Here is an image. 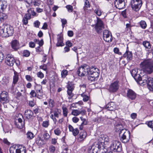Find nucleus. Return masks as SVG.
I'll use <instances>...</instances> for the list:
<instances>
[{
  "instance_id": "1",
  "label": "nucleus",
  "mask_w": 153,
  "mask_h": 153,
  "mask_svg": "<svg viewBox=\"0 0 153 153\" xmlns=\"http://www.w3.org/2000/svg\"><path fill=\"white\" fill-rule=\"evenodd\" d=\"M14 33L13 27L7 24H3L0 27V34L3 37L11 36Z\"/></svg>"
},
{
  "instance_id": "2",
  "label": "nucleus",
  "mask_w": 153,
  "mask_h": 153,
  "mask_svg": "<svg viewBox=\"0 0 153 153\" xmlns=\"http://www.w3.org/2000/svg\"><path fill=\"white\" fill-rule=\"evenodd\" d=\"M140 65L143 71L146 73L150 74L153 72V61L152 59L144 60Z\"/></svg>"
},
{
  "instance_id": "3",
  "label": "nucleus",
  "mask_w": 153,
  "mask_h": 153,
  "mask_svg": "<svg viewBox=\"0 0 153 153\" xmlns=\"http://www.w3.org/2000/svg\"><path fill=\"white\" fill-rule=\"evenodd\" d=\"M101 147L99 144L97 142L95 143L92 146L89 147L88 153H100V151L101 152V153H113L111 152H107V149L105 147H104V149L100 150V149Z\"/></svg>"
},
{
  "instance_id": "4",
  "label": "nucleus",
  "mask_w": 153,
  "mask_h": 153,
  "mask_svg": "<svg viewBox=\"0 0 153 153\" xmlns=\"http://www.w3.org/2000/svg\"><path fill=\"white\" fill-rule=\"evenodd\" d=\"M130 134L129 131L126 130H123L120 131L119 137L120 140L124 143L128 142L130 139Z\"/></svg>"
},
{
  "instance_id": "5",
  "label": "nucleus",
  "mask_w": 153,
  "mask_h": 153,
  "mask_svg": "<svg viewBox=\"0 0 153 153\" xmlns=\"http://www.w3.org/2000/svg\"><path fill=\"white\" fill-rule=\"evenodd\" d=\"M110 148L111 151L118 152H120L122 149L120 143L116 140L112 142Z\"/></svg>"
},
{
  "instance_id": "6",
  "label": "nucleus",
  "mask_w": 153,
  "mask_h": 153,
  "mask_svg": "<svg viewBox=\"0 0 153 153\" xmlns=\"http://www.w3.org/2000/svg\"><path fill=\"white\" fill-rule=\"evenodd\" d=\"M143 4L142 0H131V5L132 9L135 11H137L140 9Z\"/></svg>"
},
{
  "instance_id": "7",
  "label": "nucleus",
  "mask_w": 153,
  "mask_h": 153,
  "mask_svg": "<svg viewBox=\"0 0 153 153\" xmlns=\"http://www.w3.org/2000/svg\"><path fill=\"white\" fill-rule=\"evenodd\" d=\"M8 94L7 92L4 91H2L0 95V102L3 105L6 104L9 102Z\"/></svg>"
},
{
  "instance_id": "8",
  "label": "nucleus",
  "mask_w": 153,
  "mask_h": 153,
  "mask_svg": "<svg viewBox=\"0 0 153 153\" xmlns=\"http://www.w3.org/2000/svg\"><path fill=\"white\" fill-rule=\"evenodd\" d=\"M10 153H26V150L22 148H19V147L14 145L11 146L9 149Z\"/></svg>"
},
{
  "instance_id": "9",
  "label": "nucleus",
  "mask_w": 153,
  "mask_h": 153,
  "mask_svg": "<svg viewBox=\"0 0 153 153\" xmlns=\"http://www.w3.org/2000/svg\"><path fill=\"white\" fill-rule=\"evenodd\" d=\"M97 22L96 24L95 29L96 31L98 33L101 32L102 29L104 28L103 22L98 17H97Z\"/></svg>"
},
{
  "instance_id": "10",
  "label": "nucleus",
  "mask_w": 153,
  "mask_h": 153,
  "mask_svg": "<svg viewBox=\"0 0 153 153\" xmlns=\"http://www.w3.org/2000/svg\"><path fill=\"white\" fill-rule=\"evenodd\" d=\"M150 77H148L146 74L143 75L141 77L140 75L139 76L138 81L137 82L141 84V85H143L148 84L149 81H150L149 79Z\"/></svg>"
},
{
  "instance_id": "11",
  "label": "nucleus",
  "mask_w": 153,
  "mask_h": 153,
  "mask_svg": "<svg viewBox=\"0 0 153 153\" xmlns=\"http://www.w3.org/2000/svg\"><path fill=\"white\" fill-rule=\"evenodd\" d=\"M118 82L115 81L109 85L108 88L109 91L110 92L114 93L116 92L118 90L119 85Z\"/></svg>"
},
{
  "instance_id": "12",
  "label": "nucleus",
  "mask_w": 153,
  "mask_h": 153,
  "mask_svg": "<svg viewBox=\"0 0 153 153\" xmlns=\"http://www.w3.org/2000/svg\"><path fill=\"white\" fill-rule=\"evenodd\" d=\"M103 39L105 41L109 42L112 41V38L111 33L108 30H105L103 31Z\"/></svg>"
},
{
  "instance_id": "13",
  "label": "nucleus",
  "mask_w": 153,
  "mask_h": 153,
  "mask_svg": "<svg viewBox=\"0 0 153 153\" xmlns=\"http://www.w3.org/2000/svg\"><path fill=\"white\" fill-rule=\"evenodd\" d=\"M15 60L13 56L7 54L6 57L5 63L9 66H12L15 63Z\"/></svg>"
},
{
  "instance_id": "14",
  "label": "nucleus",
  "mask_w": 153,
  "mask_h": 153,
  "mask_svg": "<svg viewBox=\"0 0 153 153\" xmlns=\"http://www.w3.org/2000/svg\"><path fill=\"white\" fill-rule=\"evenodd\" d=\"M115 7L119 9H122L125 7V0H115L114 2Z\"/></svg>"
},
{
  "instance_id": "15",
  "label": "nucleus",
  "mask_w": 153,
  "mask_h": 153,
  "mask_svg": "<svg viewBox=\"0 0 153 153\" xmlns=\"http://www.w3.org/2000/svg\"><path fill=\"white\" fill-rule=\"evenodd\" d=\"M109 141V138L108 136L106 135H101L99 139V141L97 142L100 145L101 147L103 146V143L105 142H108Z\"/></svg>"
},
{
  "instance_id": "16",
  "label": "nucleus",
  "mask_w": 153,
  "mask_h": 153,
  "mask_svg": "<svg viewBox=\"0 0 153 153\" xmlns=\"http://www.w3.org/2000/svg\"><path fill=\"white\" fill-rule=\"evenodd\" d=\"M126 96L128 99L133 100L136 98V94L132 90L128 89L127 91Z\"/></svg>"
},
{
  "instance_id": "17",
  "label": "nucleus",
  "mask_w": 153,
  "mask_h": 153,
  "mask_svg": "<svg viewBox=\"0 0 153 153\" xmlns=\"http://www.w3.org/2000/svg\"><path fill=\"white\" fill-rule=\"evenodd\" d=\"M15 124L17 128L20 129L23 128L24 124V123L22 122V119L20 118L16 119Z\"/></svg>"
},
{
  "instance_id": "18",
  "label": "nucleus",
  "mask_w": 153,
  "mask_h": 153,
  "mask_svg": "<svg viewBox=\"0 0 153 153\" xmlns=\"http://www.w3.org/2000/svg\"><path fill=\"white\" fill-rule=\"evenodd\" d=\"M86 136L87 133L85 131H81L78 136L77 139L78 141L79 142L83 141L86 138Z\"/></svg>"
},
{
  "instance_id": "19",
  "label": "nucleus",
  "mask_w": 153,
  "mask_h": 153,
  "mask_svg": "<svg viewBox=\"0 0 153 153\" xmlns=\"http://www.w3.org/2000/svg\"><path fill=\"white\" fill-rule=\"evenodd\" d=\"M89 74H95L96 73H97L98 74V75H100V71L99 69L95 66H92L89 68Z\"/></svg>"
},
{
  "instance_id": "20",
  "label": "nucleus",
  "mask_w": 153,
  "mask_h": 153,
  "mask_svg": "<svg viewBox=\"0 0 153 153\" xmlns=\"http://www.w3.org/2000/svg\"><path fill=\"white\" fill-rule=\"evenodd\" d=\"M19 75L18 73L15 71H14V75L13 77V83L14 85H12L11 89H13L15 85L18 82L19 79Z\"/></svg>"
},
{
  "instance_id": "21",
  "label": "nucleus",
  "mask_w": 153,
  "mask_h": 153,
  "mask_svg": "<svg viewBox=\"0 0 153 153\" xmlns=\"http://www.w3.org/2000/svg\"><path fill=\"white\" fill-rule=\"evenodd\" d=\"M90 75L88 76V79L91 82L94 81L97 79L98 78L99 75H98V74L97 73H96L95 74H90Z\"/></svg>"
},
{
  "instance_id": "22",
  "label": "nucleus",
  "mask_w": 153,
  "mask_h": 153,
  "mask_svg": "<svg viewBox=\"0 0 153 153\" xmlns=\"http://www.w3.org/2000/svg\"><path fill=\"white\" fill-rule=\"evenodd\" d=\"M33 115V112L30 110H27L25 111V115L27 119L31 118Z\"/></svg>"
},
{
  "instance_id": "23",
  "label": "nucleus",
  "mask_w": 153,
  "mask_h": 153,
  "mask_svg": "<svg viewBox=\"0 0 153 153\" xmlns=\"http://www.w3.org/2000/svg\"><path fill=\"white\" fill-rule=\"evenodd\" d=\"M123 57L126 58L128 61L131 60L132 59V54L131 52L126 51V53L123 54Z\"/></svg>"
},
{
  "instance_id": "24",
  "label": "nucleus",
  "mask_w": 153,
  "mask_h": 153,
  "mask_svg": "<svg viewBox=\"0 0 153 153\" xmlns=\"http://www.w3.org/2000/svg\"><path fill=\"white\" fill-rule=\"evenodd\" d=\"M137 70L135 69L132 70V71L131 72V74L132 76L137 82L138 81L139 76L140 75L139 74H137Z\"/></svg>"
},
{
  "instance_id": "25",
  "label": "nucleus",
  "mask_w": 153,
  "mask_h": 153,
  "mask_svg": "<svg viewBox=\"0 0 153 153\" xmlns=\"http://www.w3.org/2000/svg\"><path fill=\"white\" fill-rule=\"evenodd\" d=\"M115 106L114 103L111 102L106 105L105 108L109 111H113L115 108Z\"/></svg>"
},
{
  "instance_id": "26",
  "label": "nucleus",
  "mask_w": 153,
  "mask_h": 153,
  "mask_svg": "<svg viewBox=\"0 0 153 153\" xmlns=\"http://www.w3.org/2000/svg\"><path fill=\"white\" fill-rule=\"evenodd\" d=\"M7 5V1H5L0 0V9L1 10L3 11L5 9Z\"/></svg>"
},
{
  "instance_id": "27",
  "label": "nucleus",
  "mask_w": 153,
  "mask_h": 153,
  "mask_svg": "<svg viewBox=\"0 0 153 153\" xmlns=\"http://www.w3.org/2000/svg\"><path fill=\"white\" fill-rule=\"evenodd\" d=\"M82 66L79 68L77 71V73L80 76H83L87 75L86 72H84Z\"/></svg>"
},
{
  "instance_id": "28",
  "label": "nucleus",
  "mask_w": 153,
  "mask_h": 153,
  "mask_svg": "<svg viewBox=\"0 0 153 153\" xmlns=\"http://www.w3.org/2000/svg\"><path fill=\"white\" fill-rule=\"evenodd\" d=\"M116 131L118 132L119 134L120 133V131H122L123 130H126L123 128V125L120 123H118L115 126Z\"/></svg>"
},
{
  "instance_id": "29",
  "label": "nucleus",
  "mask_w": 153,
  "mask_h": 153,
  "mask_svg": "<svg viewBox=\"0 0 153 153\" xmlns=\"http://www.w3.org/2000/svg\"><path fill=\"white\" fill-rule=\"evenodd\" d=\"M27 13L25 14L29 16L30 17H31V15L32 16H36V14L33 8H30L28 9L27 11Z\"/></svg>"
},
{
  "instance_id": "30",
  "label": "nucleus",
  "mask_w": 153,
  "mask_h": 153,
  "mask_svg": "<svg viewBox=\"0 0 153 153\" xmlns=\"http://www.w3.org/2000/svg\"><path fill=\"white\" fill-rule=\"evenodd\" d=\"M67 90H74L75 87L73 82H68L66 86Z\"/></svg>"
},
{
  "instance_id": "31",
  "label": "nucleus",
  "mask_w": 153,
  "mask_h": 153,
  "mask_svg": "<svg viewBox=\"0 0 153 153\" xmlns=\"http://www.w3.org/2000/svg\"><path fill=\"white\" fill-rule=\"evenodd\" d=\"M31 18V17H30L29 16L25 14L22 20L23 24L26 25L28 23V20L30 19Z\"/></svg>"
},
{
  "instance_id": "32",
  "label": "nucleus",
  "mask_w": 153,
  "mask_h": 153,
  "mask_svg": "<svg viewBox=\"0 0 153 153\" xmlns=\"http://www.w3.org/2000/svg\"><path fill=\"white\" fill-rule=\"evenodd\" d=\"M150 81H149L147 84L148 88L150 91H153V78H150L149 79Z\"/></svg>"
},
{
  "instance_id": "33",
  "label": "nucleus",
  "mask_w": 153,
  "mask_h": 153,
  "mask_svg": "<svg viewBox=\"0 0 153 153\" xmlns=\"http://www.w3.org/2000/svg\"><path fill=\"white\" fill-rule=\"evenodd\" d=\"M94 13L98 16H100L102 15V11L99 7L96 6V9L94 10Z\"/></svg>"
},
{
  "instance_id": "34",
  "label": "nucleus",
  "mask_w": 153,
  "mask_h": 153,
  "mask_svg": "<svg viewBox=\"0 0 153 153\" xmlns=\"http://www.w3.org/2000/svg\"><path fill=\"white\" fill-rule=\"evenodd\" d=\"M63 115L65 117H67L68 113V110L65 105H63L62 107Z\"/></svg>"
},
{
  "instance_id": "35",
  "label": "nucleus",
  "mask_w": 153,
  "mask_h": 153,
  "mask_svg": "<svg viewBox=\"0 0 153 153\" xmlns=\"http://www.w3.org/2000/svg\"><path fill=\"white\" fill-rule=\"evenodd\" d=\"M64 45V44L63 42L62 38L61 36L59 37L58 39V42L56 44V46L62 47Z\"/></svg>"
},
{
  "instance_id": "36",
  "label": "nucleus",
  "mask_w": 153,
  "mask_h": 153,
  "mask_svg": "<svg viewBox=\"0 0 153 153\" xmlns=\"http://www.w3.org/2000/svg\"><path fill=\"white\" fill-rule=\"evenodd\" d=\"M19 46V43L16 40H14L11 42V46L12 48H15L18 47Z\"/></svg>"
},
{
  "instance_id": "37",
  "label": "nucleus",
  "mask_w": 153,
  "mask_h": 153,
  "mask_svg": "<svg viewBox=\"0 0 153 153\" xmlns=\"http://www.w3.org/2000/svg\"><path fill=\"white\" fill-rule=\"evenodd\" d=\"M7 18V16L6 14L3 13H0V20L1 22H3Z\"/></svg>"
},
{
  "instance_id": "38",
  "label": "nucleus",
  "mask_w": 153,
  "mask_h": 153,
  "mask_svg": "<svg viewBox=\"0 0 153 153\" xmlns=\"http://www.w3.org/2000/svg\"><path fill=\"white\" fill-rule=\"evenodd\" d=\"M42 86L40 85H36L35 86V89L36 93L42 91Z\"/></svg>"
},
{
  "instance_id": "39",
  "label": "nucleus",
  "mask_w": 153,
  "mask_h": 153,
  "mask_svg": "<svg viewBox=\"0 0 153 153\" xmlns=\"http://www.w3.org/2000/svg\"><path fill=\"white\" fill-rule=\"evenodd\" d=\"M60 110L58 108L55 109L53 111V115L55 117L58 118L59 117V114L60 113Z\"/></svg>"
},
{
  "instance_id": "40",
  "label": "nucleus",
  "mask_w": 153,
  "mask_h": 153,
  "mask_svg": "<svg viewBox=\"0 0 153 153\" xmlns=\"http://www.w3.org/2000/svg\"><path fill=\"white\" fill-rule=\"evenodd\" d=\"M84 70V72H86V74L87 75L89 74V67L88 65H84L83 66H82Z\"/></svg>"
},
{
  "instance_id": "41",
  "label": "nucleus",
  "mask_w": 153,
  "mask_h": 153,
  "mask_svg": "<svg viewBox=\"0 0 153 153\" xmlns=\"http://www.w3.org/2000/svg\"><path fill=\"white\" fill-rule=\"evenodd\" d=\"M73 90H67V94L68 96V99H72L73 97L74 96V94L72 93Z\"/></svg>"
},
{
  "instance_id": "42",
  "label": "nucleus",
  "mask_w": 153,
  "mask_h": 153,
  "mask_svg": "<svg viewBox=\"0 0 153 153\" xmlns=\"http://www.w3.org/2000/svg\"><path fill=\"white\" fill-rule=\"evenodd\" d=\"M26 135L27 138L30 140L32 139L34 136L33 133L30 132H28L26 134Z\"/></svg>"
},
{
  "instance_id": "43",
  "label": "nucleus",
  "mask_w": 153,
  "mask_h": 153,
  "mask_svg": "<svg viewBox=\"0 0 153 153\" xmlns=\"http://www.w3.org/2000/svg\"><path fill=\"white\" fill-rule=\"evenodd\" d=\"M48 103L49 107L53 108L55 105L54 102L53 100L51 99H49L48 100Z\"/></svg>"
},
{
  "instance_id": "44",
  "label": "nucleus",
  "mask_w": 153,
  "mask_h": 153,
  "mask_svg": "<svg viewBox=\"0 0 153 153\" xmlns=\"http://www.w3.org/2000/svg\"><path fill=\"white\" fill-rule=\"evenodd\" d=\"M140 27L143 29H145L147 27V25L146 22L142 20L140 22Z\"/></svg>"
},
{
  "instance_id": "45",
  "label": "nucleus",
  "mask_w": 153,
  "mask_h": 153,
  "mask_svg": "<svg viewBox=\"0 0 153 153\" xmlns=\"http://www.w3.org/2000/svg\"><path fill=\"white\" fill-rule=\"evenodd\" d=\"M71 114L74 116H77L80 114V111L77 109L73 110H72Z\"/></svg>"
},
{
  "instance_id": "46",
  "label": "nucleus",
  "mask_w": 153,
  "mask_h": 153,
  "mask_svg": "<svg viewBox=\"0 0 153 153\" xmlns=\"http://www.w3.org/2000/svg\"><path fill=\"white\" fill-rule=\"evenodd\" d=\"M36 143L39 146L42 145L43 144V142L41 138L40 137L37 138L36 140Z\"/></svg>"
},
{
  "instance_id": "47",
  "label": "nucleus",
  "mask_w": 153,
  "mask_h": 153,
  "mask_svg": "<svg viewBox=\"0 0 153 153\" xmlns=\"http://www.w3.org/2000/svg\"><path fill=\"white\" fill-rule=\"evenodd\" d=\"M94 121L95 122L100 123L103 120V118L101 116L97 117L94 120Z\"/></svg>"
},
{
  "instance_id": "48",
  "label": "nucleus",
  "mask_w": 153,
  "mask_h": 153,
  "mask_svg": "<svg viewBox=\"0 0 153 153\" xmlns=\"http://www.w3.org/2000/svg\"><path fill=\"white\" fill-rule=\"evenodd\" d=\"M143 44L145 48H148L150 47L151 48V46L149 42L148 41H144L143 42Z\"/></svg>"
},
{
  "instance_id": "49",
  "label": "nucleus",
  "mask_w": 153,
  "mask_h": 153,
  "mask_svg": "<svg viewBox=\"0 0 153 153\" xmlns=\"http://www.w3.org/2000/svg\"><path fill=\"white\" fill-rule=\"evenodd\" d=\"M48 63H49V62L47 64H44L43 65L40 66L39 68L40 69H42L44 71H46V72H47V71L48 70L47 67Z\"/></svg>"
},
{
  "instance_id": "50",
  "label": "nucleus",
  "mask_w": 153,
  "mask_h": 153,
  "mask_svg": "<svg viewBox=\"0 0 153 153\" xmlns=\"http://www.w3.org/2000/svg\"><path fill=\"white\" fill-rule=\"evenodd\" d=\"M9 82V80L6 77L3 78L2 80V83L3 84H7Z\"/></svg>"
},
{
  "instance_id": "51",
  "label": "nucleus",
  "mask_w": 153,
  "mask_h": 153,
  "mask_svg": "<svg viewBox=\"0 0 153 153\" xmlns=\"http://www.w3.org/2000/svg\"><path fill=\"white\" fill-rule=\"evenodd\" d=\"M68 71L66 70H63L61 72V76L62 78H65L68 74Z\"/></svg>"
},
{
  "instance_id": "52",
  "label": "nucleus",
  "mask_w": 153,
  "mask_h": 153,
  "mask_svg": "<svg viewBox=\"0 0 153 153\" xmlns=\"http://www.w3.org/2000/svg\"><path fill=\"white\" fill-rule=\"evenodd\" d=\"M49 125V121H43L42 126L45 128H47Z\"/></svg>"
},
{
  "instance_id": "53",
  "label": "nucleus",
  "mask_w": 153,
  "mask_h": 153,
  "mask_svg": "<svg viewBox=\"0 0 153 153\" xmlns=\"http://www.w3.org/2000/svg\"><path fill=\"white\" fill-rule=\"evenodd\" d=\"M82 97H83V100L84 102H86L89 100L88 96L84 94H82L81 95Z\"/></svg>"
},
{
  "instance_id": "54",
  "label": "nucleus",
  "mask_w": 153,
  "mask_h": 153,
  "mask_svg": "<svg viewBox=\"0 0 153 153\" xmlns=\"http://www.w3.org/2000/svg\"><path fill=\"white\" fill-rule=\"evenodd\" d=\"M54 133L56 135L59 136L60 134L61 131L60 129L58 128L54 130Z\"/></svg>"
},
{
  "instance_id": "55",
  "label": "nucleus",
  "mask_w": 153,
  "mask_h": 153,
  "mask_svg": "<svg viewBox=\"0 0 153 153\" xmlns=\"http://www.w3.org/2000/svg\"><path fill=\"white\" fill-rule=\"evenodd\" d=\"M66 7L68 10V11L69 12H72L73 11V7L71 5H67L66 6Z\"/></svg>"
},
{
  "instance_id": "56",
  "label": "nucleus",
  "mask_w": 153,
  "mask_h": 153,
  "mask_svg": "<svg viewBox=\"0 0 153 153\" xmlns=\"http://www.w3.org/2000/svg\"><path fill=\"white\" fill-rule=\"evenodd\" d=\"M65 45L67 46L65 47V48H67V47H71L72 46V43L70 41L68 40L66 42Z\"/></svg>"
},
{
  "instance_id": "57",
  "label": "nucleus",
  "mask_w": 153,
  "mask_h": 153,
  "mask_svg": "<svg viewBox=\"0 0 153 153\" xmlns=\"http://www.w3.org/2000/svg\"><path fill=\"white\" fill-rule=\"evenodd\" d=\"M36 75L38 77L40 78L41 79L42 78L44 77V74L41 71L38 72L36 74Z\"/></svg>"
},
{
  "instance_id": "58",
  "label": "nucleus",
  "mask_w": 153,
  "mask_h": 153,
  "mask_svg": "<svg viewBox=\"0 0 153 153\" xmlns=\"http://www.w3.org/2000/svg\"><path fill=\"white\" fill-rule=\"evenodd\" d=\"M23 55L25 57H28L30 54V52L27 50H25L23 52Z\"/></svg>"
},
{
  "instance_id": "59",
  "label": "nucleus",
  "mask_w": 153,
  "mask_h": 153,
  "mask_svg": "<svg viewBox=\"0 0 153 153\" xmlns=\"http://www.w3.org/2000/svg\"><path fill=\"white\" fill-rule=\"evenodd\" d=\"M147 124L149 127L152 128H153V120L148 121Z\"/></svg>"
},
{
  "instance_id": "60",
  "label": "nucleus",
  "mask_w": 153,
  "mask_h": 153,
  "mask_svg": "<svg viewBox=\"0 0 153 153\" xmlns=\"http://www.w3.org/2000/svg\"><path fill=\"white\" fill-rule=\"evenodd\" d=\"M43 95V94L42 93V91L39 92H38V93H36V96H37V97L39 99H41Z\"/></svg>"
},
{
  "instance_id": "61",
  "label": "nucleus",
  "mask_w": 153,
  "mask_h": 153,
  "mask_svg": "<svg viewBox=\"0 0 153 153\" xmlns=\"http://www.w3.org/2000/svg\"><path fill=\"white\" fill-rule=\"evenodd\" d=\"M30 94L31 95V97H35L36 96V93L33 90L31 91Z\"/></svg>"
},
{
  "instance_id": "62",
  "label": "nucleus",
  "mask_w": 153,
  "mask_h": 153,
  "mask_svg": "<svg viewBox=\"0 0 153 153\" xmlns=\"http://www.w3.org/2000/svg\"><path fill=\"white\" fill-rule=\"evenodd\" d=\"M33 24L35 27L38 28L40 25V22L38 20H37L34 22Z\"/></svg>"
},
{
  "instance_id": "63",
  "label": "nucleus",
  "mask_w": 153,
  "mask_h": 153,
  "mask_svg": "<svg viewBox=\"0 0 153 153\" xmlns=\"http://www.w3.org/2000/svg\"><path fill=\"white\" fill-rule=\"evenodd\" d=\"M25 78L26 79V80L29 82H31L33 81V79L31 77L30 75H26Z\"/></svg>"
},
{
  "instance_id": "64",
  "label": "nucleus",
  "mask_w": 153,
  "mask_h": 153,
  "mask_svg": "<svg viewBox=\"0 0 153 153\" xmlns=\"http://www.w3.org/2000/svg\"><path fill=\"white\" fill-rule=\"evenodd\" d=\"M43 137L46 140L48 139L50 137L49 135L47 133H44Z\"/></svg>"
}]
</instances>
